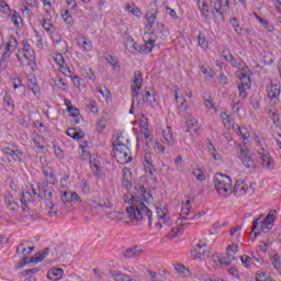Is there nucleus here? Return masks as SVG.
Listing matches in <instances>:
<instances>
[{"mask_svg": "<svg viewBox=\"0 0 281 281\" xmlns=\"http://www.w3.org/2000/svg\"><path fill=\"white\" fill-rule=\"evenodd\" d=\"M136 195L127 193L124 195L125 203H130L131 206L126 209L127 216L134 221H142L144 216L148 218V225H153V211L146 206L145 203L153 201V195L146 191L144 184H139L136 188Z\"/></svg>", "mask_w": 281, "mask_h": 281, "instance_id": "obj_1", "label": "nucleus"}, {"mask_svg": "<svg viewBox=\"0 0 281 281\" xmlns=\"http://www.w3.org/2000/svg\"><path fill=\"white\" fill-rule=\"evenodd\" d=\"M276 211H270L266 217L263 214L259 215V217L255 218L252 222L251 232H256V229L263 232V234L271 232V229H273V223H276Z\"/></svg>", "mask_w": 281, "mask_h": 281, "instance_id": "obj_2", "label": "nucleus"}, {"mask_svg": "<svg viewBox=\"0 0 281 281\" xmlns=\"http://www.w3.org/2000/svg\"><path fill=\"white\" fill-rule=\"evenodd\" d=\"M112 145L114 157L117 164H120L121 166H126V164H131V161L133 160V157H131V148H128L126 144L122 143L120 138L114 140Z\"/></svg>", "mask_w": 281, "mask_h": 281, "instance_id": "obj_3", "label": "nucleus"}, {"mask_svg": "<svg viewBox=\"0 0 281 281\" xmlns=\"http://www.w3.org/2000/svg\"><path fill=\"white\" fill-rule=\"evenodd\" d=\"M34 48L30 45V43H23V49L19 50L16 54V58L22 65H27L31 71H36V60H34Z\"/></svg>", "mask_w": 281, "mask_h": 281, "instance_id": "obj_4", "label": "nucleus"}, {"mask_svg": "<svg viewBox=\"0 0 281 281\" xmlns=\"http://www.w3.org/2000/svg\"><path fill=\"white\" fill-rule=\"evenodd\" d=\"M215 190H217L221 196H227L228 192H232L233 183L232 178L227 175L216 173L213 178Z\"/></svg>", "mask_w": 281, "mask_h": 281, "instance_id": "obj_5", "label": "nucleus"}, {"mask_svg": "<svg viewBox=\"0 0 281 281\" xmlns=\"http://www.w3.org/2000/svg\"><path fill=\"white\" fill-rule=\"evenodd\" d=\"M237 148L239 150L237 157L241 161L243 166L248 170H254V168H256V161H254V153L247 148V144L245 143L238 144Z\"/></svg>", "mask_w": 281, "mask_h": 281, "instance_id": "obj_6", "label": "nucleus"}, {"mask_svg": "<svg viewBox=\"0 0 281 281\" xmlns=\"http://www.w3.org/2000/svg\"><path fill=\"white\" fill-rule=\"evenodd\" d=\"M258 161L267 170H273V168H276L273 158L269 155V151L262 147L258 150Z\"/></svg>", "mask_w": 281, "mask_h": 281, "instance_id": "obj_7", "label": "nucleus"}, {"mask_svg": "<svg viewBox=\"0 0 281 281\" xmlns=\"http://www.w3.org/2000/svg\"><path fill=\"white\" fill-rule=\"evenodd\" d=\"M258 161L267 170H273V168H276L273 158L269 155V151L262 147L258 150Z\"/></svg>", "mask_w": 281, "mask_h": 281, "instance_id": "obj_8", "label": "nucleus"}, {"mask_svg": "<svg viewBox=\"0 0 281 281\" xmlns=\"http://www.w3.org/2000/svg\"><path fill=\"white\" fill-rule=\"evenodd\" d=\"M239 83H238V91H239V98L241 100H245L247 98V90L251 89V78L249 75L241 72L238 75Z\"/></svg>", "mask_w": 281, "mask_h": 281, "instance_id": "obj_9", "label": "nucleus"}, {"mask_svg": "<svg viewBox=\"0 0 281 281\" xmlns=\"http://www.w3.org/2000/svg\"><path fill=\"white\" fill-rule=\"evenodd\" d=\"M2 153L3 155H7V157H11L13 161H16L19 164L23 161V151L16 148L15 145L9 144L7 147L2 148Z\"/></svg>", "mask_w": 281, "mask_h": 281, "instance_id": "obj_10", "label": "nucleus"}, {"mask_svg": "<svg viewBox=\"0 0 281 281\" xmlns=\"http://www.w3.org/2000/svg\"><path fill=\"white\" fill-rule=\"evenodd\" d=\"M191 256L194 260H205L210 258V251H207V245L205 243L200 241L195 245V247L191 250Z\"/></svg>", "mask_w": 281, "mask_h": 281, "instance_id": "obj_11", "label": "nucleus"}, {"mask_svg": "<svg viewBox=\"0 0 281 281\" xmlns=\"http://www.w3.org/2000/svg\"><path fill=\"white\" fill-rule=\"evenodd\" d=\"M144 82V75L142 72L134 74V80L131 85L132 98H139V89H142V83Z\"/></svg>", "mask_w": 281, "mask_h": 281, "instance_id": "obj_12", "label": "nucleus"}, {"mask_svg": "<svg viewBox=\"0 0 281 281\" xmlns=\"http://www.w3.org/2000/svg\"><path fill=\"white\" fill-rule=\"evenodd\" d=\"M222 58L225 59L227 63H231V65H233V67H236L238 69V71H245V67H246L245 63L236 61V59H234V55H232V53L229 50H223Z\"/></svg>", "mask_w": 281, "mask_h": 281, "instance_id": "obj_13", "label": "nucleus"}, {"mask_svg": "<svg viewBox=\"0 0 281 281\" xmlns=\"http://www.w3.org/2000/svg\"><path fill=\"white\" fill-rule=\"evenodd\" d=\"M110 276L114 281H139L140 280V278L137 276L131 277L128 274H124V272L122 271H115V270H110Z\"/></svg>", "mask_w": 281, "mask_h": 281, "instance_id": "obj_14", "label": "nucleus"}, {"mask_svg": "<svg viewBox=\"0 0 281 281\" xmlns=\"http://www.w3.org/2000/svg\"><path fill=\"white\" fill-rule=\"evenodd\" d=\"M207 1L212 2V0H196L198 8L204 21H210V4H207Z\"/></svg>", "mask_w": 281, "mask_h": 281, "instance_id": "obj_15", "label": "nucleus"}, {"mask_svg": "<svg viewBox=\"0 0 281 281\" xmlns=\"http://www.w3.org/2000/svg\"><path fill=\"white\" fill-rule=\"evenodd\" d=\"M227 251V258L220 259L221 265H229L232 260H235L234 254L238 251V245L232 244L226 248Z\"/></svg>", "mask_w": 281, "mask_h": 281, "instance_id": "obj_16", "label": "nucleus"}, {"mask_svg": "<svg viewBox=\"0 0 281 281\" xmlns=\"http://www.w3.org/2000/svg\"><path fill=\"white\" fill-rule=\"evenodd\" d=\"M248 190H249V186L245 183L244 180H237L235 182L233 192L236 194V196H245Z\"/></svg>", "mask_w": 281, "mask_h": 281, "instance_id": "obj_17", "label": "nucleus"}, {"mask_svg": "<svg viewBox=\"0 0 281 281\" xmlns=\"http://www.w3.org/2000/svg\"><path fill=\"white\" fill-rule=\"evenodd\" d=\"M54 63L59 71H70L69 66H67V63L65 61V57L63 54L57 53L54 55Z\"/></svg>", "mask_w": 281, "mask_h": 281, "instance_id": "obj_18", "label": "nucleus"}, {"mask_svg": "<svg viewBox=\"0 0 281 281\" xmlns=\"http://www.w3.org/2000/svg\"><path fill=\"white\" fill-rule=\"evenodd\" d=\"M41 24L47 34H54V24L52 23V15L49 13H45Z\"/></svg>", "mask_w": 281, "mask_h": 281, "instance_id": "obj_19", "label": "nucleus"}, {"mask_svg": "<svg viewBox=\"0 0 281 281\" xmlns=\"http://www.w3.org/2000/svg\"><path fill=\"white\" fill-rule=\"evenodd\" d=\"M74 201H77L79 203L82 202V200H80V195H78V193L76 192H64L61 194V202L67 204V203H74Z\"/></svg>", "mask_w": 281, "mask_h": 281, "instance_id": "obj_20", "label": "nucleus"}, {"mask_svg": "<svg viewBox=\"0 0 281 281\" xmlns=\"http://www.w3.org/2000/svg\"><path fill=\"white\" fill-rule=\"evenodd\" d=\"M19 45V42H16V38L10 37L7 45H5V52L3 53V58H10V55L14 49H16Z\"/></svg>", "mask_w": 281, "mask_h": 281, "instance_id": "obj_21", "label": "nucleus"}, {"mask_svg": "<svg viewBox=\"0 0 281 281\" xmlns=\"http://www.w3.org/2000/svg\"><path fill=\"white\" fill-rule=\"evenodd\" d=\"M198 133L199 132V121L192 116V115H189L187 117V133Z\"/></svg>", "mask_w": 281, "mask_h": 281, "instance_id": "obj_22", "label": "nucleus"}, {"mask_svg": "<svg viewBox=\"0 0 281 281\" xmlns=\"http://www.w3.org/2000/svg\"><path fill=\"white\" fill-rule=\"evenodd\" d=\"M142 254H143L142 248L137 246L130 247L123 251L124 258H138V256H142Z\"/></svg>", "mask_w": 281, "mask_h": 281, "instance_id": "obj_23", "label": "nucleus"}, {"mask_svg": "<svg viewBox=\"0 0 281 281\" xmlns=\"http://www.w3.org/2000/svg\"><path fill=\"white\" fill-rule=\"evenodd\" d=\"M145 19L147 21L146 24H145L146 30H148V31L153 30V27L155 25V22L157 21V11L147 12L146 15H145Z\"/></svg>", "mask_w": 281, "mask_h": 281, "instance_id": "obj_24", "label": "nucleus"}, {"mask_svg": "<svg viewBox=\"0 0 281 281\" xmlns=\"http://www.w3.org/2000/svg\"><path fill=\"white\" fill-rule=\"evenodd\" d=\"M179 91H180L179 87H175L173 89L175 99L178 104V109L186 111V109H188V101H186L183 97H179Z\"/></svg>", "mask_w": 281, "mask_h": 281, "instance_id": "obj_25", "label": "nucleus"}, {"mask_svg": "<svg viewBox=\"0 0 281 281\" xmlns=\"http://www.w3.org/2000/svg\"><path fill=\"white\" fill-rule=\"evenodd\" d=\"M64 273L65 271L63 270V268L50 269L47 272V278L52 281H58L60 280V278H63Z\"/></svg>", "mask_w": 281, "mask_h": 281, "instance_id": "obj_26", "label": "nucleus"}, {"mask_svg": "<svg viewBox=\"0 0 281 281\" xmlns=\"http://www.w3.org/2000/svg\"><path fill=\"white\" fill-rule=\"evenodd\" d=\"M162 135L167 146H175V135L172 134V127L167 126V128L162 131Z\"/></svg>", "mask_w": 281, "mask_h": 281, "instance_id": "obj_27", "label": "nucleus"}, {"mask_svg": "<svg viewBox=\"0 0 281 281\" xmlns=\"http://www.w3.org/2000/svg\"><path fill=\"white\" fill-rule=\"evenodd\" d=\"M180 216L181 220L180 222L178 221V225H182V227L186 225H190V223H188V221H190V218L192 217L190 216V207L182 206Z\"/></svg>", "mask_w": 281, "mask_h": 281, "instance_id": "obj_28", "label": "nucleus"}, {"mask_svg": "<svg viewBox=\"0 0 281 281\" xmlns=\"http://www.w3.org/2000/svg\"><path fill=\"white\" fill-rule=\"evenodd\" d=\"M150 154H146L144 157V169L146 175H149L153 177L155 175V167H153V164H150Z\"/></svg>", "mask_w": 281, "mask_h": 281, "instance_id": "obj_29", "label": "nucleus"}, {"mask_svg": "<svg viewBox=\"0 0 281 281\" xmlns=\"http://www.w3.org/2000/svg\"><path fill=\"white\" fill-rule=\"evenodd\" d=\"M139 45L133 41V38H128L125 42V48L127 52H131V54H139Z\"/></svg>", "mask_w": 281, "mask_h": 281, "instance_id": "obj_30", "label": "nucleus"}, {"mask_svg": "<svg viewBox=\"0 0 281 281\" xmlns=\"http://www.w3.org/2000/svg\"><path fill=\"white\" fill-rule=\"evenodd\" d=\"M153 47H155V40H148L139 46V54H149V52H153Z\"/></svg>", "mask_w": 281, "mask_h": 281, "instance_id": "obj_31", "label": "nucleus"}, {"mask_svg": "<svg viewBox=\"0 0 281 281\" xmlns=\"http://www.w3.org/2000/svg\"><path fill=\"white\" fill-rule=\"evenodd\" d=\"M211 8H220L223 10H229V0H211Z\"/></svg>", "mask_w": 281, "mask_h": 281, "instance_id": "obj_32", "label": "nucleus"}, {"mask_svg": "<svg viewBox=\"0 0 281 281\" xmlns=\"http://www.w3.org/2000/svg\"><path fill=\"white\" fill-rule=\"evenodd\" d=\"M105 60L112 67L113 71H120V69H122V67L120 66V63L117 61L116 57L108 55L105 57Z\"/></svg>", "mask_w": 281, "mask_h": 281, "instance_id": "obj_33", "label": "nucleus"}, {"mask_svg": "<svg viewBox=\"0 0 281 281\" xmlns=\"http://www.w3.org/2000/svg\"><path fill=\"white\" fill-rule=\"evenodd\" d=\"M78 44L82 47L83 52H91V49H93V43L86 37L79 38Z\"/></svg>", "mask_w": 281, "mask_h": 281, "instance_id": "obj_34", "label": "nucleus"}, {"mask_svg": "<svg viewBox=\"0 0 281 281\" xmlns=\"http://www.w3.org/2000/svg\"><path fill=\"white\" fill-rule=\"evenodd\" d=\"M233 130L239 137H243V139H249V131H247L246 127L239 126V125H233Z\"/></svg>", "mask_w": 281, "mask_h": 281, "instance_id": "obj_35", "label": "nucleus"}, {"mask_svg": "<svg viewBox=\"0 0 281 281\" xmlns=\"http://www.w3.org/2000/svg\"><path fill=\"white\" fill-rule=\"evenodd\" d=\"M3 104L7 111H14V100H12V97L8 92L3 97Z\"/></svg>", "mask_w": 281, "mask_h": 281, "instance_id": "obj_36", "label": "nucleus"}, {"mask_svg": "<svg viewBox=\"0 0 281 281\" xmlns=\"http://www.w3.org/2000/svg\"><path fill=\"white\" fill-rule=\"evenodd\" d=\"M147 273L151 281H170L168 278H166L164 274L159 272H155L153 270H147Z\"/></svg>", "mask_w": 281, "mask_h": 281, "instance_id": "obj_37", "label": "nucleus"}, {"mask_svg": "<svg viewBox=\"0 0 281 281\" xmlns=\"http://www.w3.org/2000/svg\"><path fill=\"white\" fill-rule=\"evenodd\" d=\"M278 95H280V88L278 87V85H271L268 88V98L270 100H276V98H278Z\"/></svg>", "mask_w": 281, "mask_h": 281, "instance_id": "obj_38", "label": "nucleus"}, {"mask_svg": "<svg viewBox=\"0 0 281 281\" xmlns=\"http://www.w3.org/2000/svg\"><path fill=\"white\" fill-rule=\"evenodd\" d=\"M271 265L277 271H280L281 269V258L279 254H274L270 257Z\"/></svg>", "mask_w": 281, "mask_h": 281, "instance_id": "obj_39", "label": "nucleus"}, {"mask_svg": "<svg viewBox=\"0 0 281 281\" xmlns=\"http://www.w3.org/2000/svg\"><path fill=\"white\" fill-rule=\"evenodd\" d=\"M68 137H71L72 139H82L85 137V134L82 132H77L76 128L70 127L67 131Z\"/></svg>", "mask_w": 281, "mask_h": 281, "instance_id": "obj_40", "label": "nucleus"}, {"mask_svg": "<svg viewBox=\"0 0 281 281\" xmlns=\"http://www.w3.org/2000/svg\"><path fill=\"white\" fill-rule=\"evenodd\" d=\"M43 175L48 183L50 186H54L56 183V178L54 177V172L49 169H43Z\"/></svg>", "mask_w": 281, "mask_h": 281, "instance_id": "obj_41", "label": "nucleus"}, {"mask_svg": "<svg viewBox=\"0 0 281 281\" xmlns=\"http://www.w3.org/2000/svg\"><path fill=\"white\" fill-rule=\"evenodd\" d=\"M198 45H200L202 49H207V47H210V42L203 33H200L198 36Z\"/></svg>", "mask_w": 281, "mask_h": 281, "instance_id": "obj_42", "label": "nucleus"}, {"mask_svg": "<svg viewBox=\"0 0 281 281\" xmlns=\"http://www.w3.org/2000/svg\"><path fill=\"white\" fill-rule=\"evenodd\" d=\"M175 167L177 172H183L184 168H186V164L183 162V157L178 156L175 159Z\"/></svg>", "mask_w": 281, "mask_h": 281, "instance_id": "obj_43", "label": "nucleus"}, {"mask_svg": "<svg viewBox=\"0 0 281 281\" xmlns=\"http://www.w3.org/2000/svg\"><path fill=\"white\" fill-rule=\"evenodd\" d=\"M104 128H106V117L102 116L97 121V131L98 133H104Z\"/></svg>", "mask_w": 281, "mask_h": 281, "instance_id": "obj_44", "label": "nucleus"}, {"mask_svg": "<svg viewBox=\"0 0 281 281\" xmlns=\"http://www.w3.org/2000/svg\"><path fill=\"white\" fill-rule=\"evenodd\" d=\"M145 98H146V102H148L150 106H155V102H157V98L155 97V93L148 90H145Z\"/></svg>", "mask_w": 281, "mask_h": 281, "instance_id": "obj_45", "label": "nucleus"}, {"mask_svg": "<svg viewBox=\"0 0 281 281\" xmlns=\"http://www.w3.org/2000/svg\"><path fill=\"white\" fill-rule=\"evenodd\" d=\"M11 21L14 25V27H21V22L23 21L21 19V14L16 11L13 12V14L11 15Z\"/></svg>", "mask_w": 281, "mask_h": 281, "instance_id": "obj_46", "label": "nucleus"}, {"mask_svg": "<svg viewBox=\"0 0 281 281\" xmlns=\"http://www.w3.org/2000/svg\"><path fill=\"white\" fill-rule=\"evenodd\" d=\"M204 106L211 111L212 115H214V113L217 112L216 106L214 105V102L212 101V98L204 100Z\"/></svg>", "mask_w": 281, "mask_h": 281, "instance_id": "obj_47", "label": "nucleus"}, {"mask_svg": "<svg viewBox=\"0 0 281 281\" xmlns=\"http://www.w3.org/2000/svg\"><path fill=\"white\" fill-rule=\"evenodd\" d=\"M213 14H215V19H220L221 21H224L225 15L224 12H229V10H223L220 7L218 8H212Z\"/></svg>", "mask_w": 281, "mask_h": 281, "instance_id": "obj_48", "label": "nucleus"}, {"mask_svg": "<svg viewBox=\"0 0 281 281\" xmlns=\"http://www.w3.org/2000/svg\"><path fill=\"white\" fill-rule=\"evenodd\" d=\"M255 280L256 281H273L271 276L267 274V272H257Z\"/></svg>", "mask_w": 281, "mask_h": 281, "instance_id": "obj_49", "label": "nucleus"}, {"mask_svg": "<svg viewBox=\"0 0 281 281\" xmlns=\"http://www.w3.org/2000/svg\"><path fill=\"white\" fill-rule=\"evenodd\" d=\"M61 18L65 21V23L70 27L74 25V18L71 16V13L69 12V10H66L65 13L61 14Z\"/></svg>", "mask_w": 281, "mask_h": 281, "instance_id": "obj_50", "label": "nucleus"}, {"mask_svg": "<svg viewBox=\"0 0 281 281\" xmlns=\"http://www.w3.org/2000/svg\"><path fill=\"white\" fill-rule=\"evenodd\" d=\"M158 32L164 36V38H168L170 36V32H168V29H166V25L162 23L157 24Z\"/></svg>", "mask_w": 281, "mask_h": 281, "instance_id": "obj_51", "label": "nucleus"}, {"mask_svg": "<svg viewBox=\"0 0 281 281\" xmlns=\"http://www.w3.org/2000/svg\"><path fill=\"white\" fill-rule=\"evenodd\" d=\"M192 175L196 178L198 181H205V173H203V170H201V168L193 170Z\"/></svg>", "mask_w": 281, "mask_h": 281, "instance_id": "obj_52", "label": "nucleus"}, {"mask_svg": "<svg viewBox=\"0 0 281 281\" xmlns=\"http://www.w3.org/2000/svg\"><path fill=\"white\" fill-rule=\"evenodd\" d=\"M231 24L234 27L236 34H243V27L238 24V20L236 18H233L231 20Z\"/></svg>", "mask_w": 281, "mask_h": 281, "instance_id": "obj_53", "label": "nucleus"}, {"mask_svg": "<svg viewBox=\"0 0 281 281\" xmlns=\"http://www.w3.org/2000/svg\"><path fill=\"white\" fill-rule=\"evenodd\" d=\"M157 216L159 221H162L164 225H168V220H166V213L160 207H156Z\"/></svg>", "mask_w": 281, "mask_h": 281, "instance_id": "obj_54", "label": "nucleus"}, {"mask_svg": "<svg viewBox=\"0 0 281 281\" xmlns=\"http://www.w3.org/2000/svg\"><path fill=\"white\" fill-rule=\"evenodd\" d=\"M87 108L89 109V111H91V113H94V115H98V113L100 112L98 110V102L95 101H90V104L87 105Z\"/></svg>", "mask_w": 281, "mask_h": 281, "instance_id": "obj_55", "label": "nucleus"}, {"mask_svg": "<svg viewBox=\"0 0 281 281\" xmlns=\"http://www.w3.org/2000/svg\"><path fill=\"white\" fill-rule=\"evenodd\" d=\"M261 25H262V27H265V30H267V32H274V30H276V26L273 25V23H271L268 20L262 22Z\"/></svg>", "mask_w": 281, "mask_h": 281, "instance_id": "obj_56", "label": "nucleus"}, {"mask_svg": "<svg viewBox=\"0 0 281 281\" xmlns=\"http://www.w3.org/2000/svg\"><path fill=\"white\" fill-rule=\"evenodd\" d=\"M44 7L45 14H49L52 11V0H41Z\"/></svg>", "mask_w": 281, "mask_h": 281, "instance_id": "obj_57", "label": "nucleus"}, {"mask_svg": "<svg viewBox=\"0 0 281 281\" xmlns=\"http://www.w3.org/2000/svg\"><path fill=\"white\" fill-rule=\"evenodd\" d=\"M33 143L36 146V148H40L41 150H43V148H45V146L41 145V135H38V134L33 135Z\"/></svg>", "mask_w": 281, "mask_h": 281, "instance_id": "obj_58", "label": "nucleus"}, {"mask_svg": "<svg viewBox=\"0 0 281 281\" xmlns=\"http://www.w3.org/2000/svg\"><path fill=\"white\" fill-rule=\"evenodd\" d=\"M67 111H68V113H70V115L72 117H78V115H80V110H78V108H76L74 105L72 106H68Z\"/></svg>", "mask_w": 281, "mask_h": 281, "instance_id": "obj_59", "label": "nucleus"}, {"mask_svg": "<svg viewBox=\"0 0 281 281\" xmlns=\"http://www.w3.org/2000/svg\"><path fill=\"white\" fill-rule=\"evenodd\" d=\"M228 273L229 276H232L233 278H235L236 280L240 279V273L238 272V269L232 267L228 269Z\"/></svg>", "mask_w": 281, "mask_h": 281, "instance_id": "obj_60", "label": "nucleus"}, {"mask_svg": "<svg viewBox=\"0 0 281 281\" xmlns=\"http://www.w3.org/2000/svg\"><path fill=\"white\" fill-rule=\"evenodd\" d=\"M122 183L126 190H131V188H133V183L128 180V178H126V173H123Z\"/></svg>", "mask_w": 281, "mask_h": 281, "instance_id": "obj_61", "label": "nucleus"}, {"mask_svg": "<svg viewBox=\"0 0 281 281\" xmlns=\"http://www.w3.org/2000/svg\"><path fill=\"white\" fill-rule=\"evenodd\" d=\"M40 269L38 268H32L29 270H23L21 272V276H34V273H38Z\"/></svg>", "mask_w": 281, "mask_h": 281, "instance_id": "obj_62", "label": "nucleus"}, {"mask_svg": "<svg viewBox=\"0 0 281 281\" xmlns=\"http://www.w3.org/2000/svg\"><path fill=\"white\" fill-rule=\"evenodd\" d=\"M54 150L57 159H63V157H65V153H63V149L59 146H54Z\"/></svg>", "mask_w": 281, "mask_h": 281, "instance_id": "obj_63", "label": "nucleus"}, {"mask_svg": "<svg viewBox=\"0 0 281 281\" xmlns=\"http://www.w3.org/2000/svg\"><path fill=\"white\" fill-rule=\"evenodd\" d=\"M14 202V198L12 196V194H7L4 195V204L8 207L9 205H12Z\"/></svg>", "mask_w": 281, "mask_h": 281, "instance_id": "obj_64", "label": "nucleus"}]
</instances>
